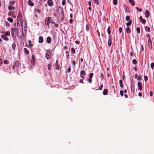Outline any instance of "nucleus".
<instances>
[{
    "mask_svg": "<svg viewBox=\"0 0 154 154\" xmlns=\"http://www.w3.org/2000/svg\"><path fill=\"white\" fill-rule=\"evenodd\" d=\"M103 87V85L101 84L100 86L99 87V89L100 90H102Z\"/></svg>",
    "mask_w": 154,
    "mask_h": 154,
    "instance_id": "nucleus-53",
    "label": "nucleus"
},
{
    "mask_svg": "<svg viewBox=\"0 0 154 154\" xmlns=\"http://www.w3.org/2000/svg\"><path fill=\"white\" fill-rule=\"evenodd\" d=\"M108 90L107 89H105L103 91V94L104 95H106L108 94Z\"/></svg>",
    "mask_w": 154,
    "mask_h": 154,
    "instance_id": "nucleus-17",
    "label": "nucleus"
},
{
    "mask_svg": "<svg viewBox=\"0 0 154 154\" xmlns=\"http://www.w3.org/2000/svg\"><path fill=\"white\" fill-rule=\"evenodd\" d=\"M139 20L140 22L144 24L146 23V20L145 19H143L142 18V16H140L139 17Z\"/></svg>",
    "mask_w": 154,
    "mask_h": 154,
    "instance_id": "nucleus-7",
    "label": "nucleus"
},
{
    "mask_svg": "<svg viewBox=\"0 0 154 154\" xmlns=\"http://www.w3.org/2000/svg\"><path fill=\"white\" fill-rule=\"evenodd\" d=\"M132 63L134 64H136L137 63V61L136 59H134L132 60Z\"/></svg>",
    "mask_w": 154,
    "mask_h": 154,
    "instance_id": "nucleus-35",
    "label": "nucleus"
},
{
    "mask_svg": "<svg viewBox=\"0 0 154 154\" xmlns=\"http://www.w3.org/2000/svg\"><path fill=\"white\" fill-rule=\"evenodd\" d=\"M88 82L90 83H91V82H92V80L91 79V78H89L88 79Z\"/></svg>",
    "mask_w": 154,
    "mask_h": 154,
    "instance_id": "nucleus-56",
    "label": "nucleus"
},
{
    "mask_svg": "<svg viewBox=\"0 0 154 154\" xmlns=\"http://www.w3.org/2000/svg\"><path fill=\"white\" fill-rule=\"evenodd\" d=\"M51 38L50 36H48L47 37L46 39V42L48 44H50L51 43Z\"/></svg>",
    "mask_w": 154,
    "mask_h": 154,
    "instance_id": "nucleus-14",
    "label": "nucleus"
},
{
    "mask_svg": "<svg viewBox=\"0 0 154 154\" xmlns=\"http://www.w3.org/2000/svg\"><path fill=\"white\" fill-rule=\"evenodd\" d=\"M71 68L70 67H69L68 68V69L67 70V72L68 73H69L71 71Z\"/></svg>",
    "mask_w": 154,
    "mask_h": 154,
    "instance_id": "nucleus-60",
    "label": "nucleus"
},
{
    "mask_svg": "<svg viewBox=\"0 0 154 154\" xmlns=\"http://www.w3.org/2000/svg\"><path fill=\"white\" fill-rule=\"evenodd\" d=\"M120 94L122 97L123 96L124 91H123L121 90L120 91Z\"/></svg>",
    "mask_w": 154,
    "mask_h": 154,
    "instance_id": "nucleus-46",
    "label": "nucleus"
},
{
    "mask_svg": "<svg viewBox=\"0 0 154 154\" xmlns=\"http://www.w3.org/2000/svg\"><path fill=\"white\" fill-rule=\"evenodd\" d=\"M142 79V78L140 75H139L138 78L137 79V80L138 81Z\"/></svg>",
    "mask_w": 154,
    "mask_h": 154,
    "instance_id": "nucleus-52",
    "label": "nucleus"
},
{
    "mask_svg": "<svg viewBox=\"0 0 154 154\" xmlns=\"http://www.w3.org/2000/svg\"><path fill=\"white\" fill-rule=\"evenodd\" d=\"M100 74L101 75V80H103V78H104L103 75L102 73H100Z\"/></svg>",
    "mask_w": 154,
    "mask_h": 154,
    "instance_id": "nucleus-50",
    "label": "nucleus"
},
{
    "mask_svg": "<svg viewBox=\"0 0 154 154\" xmlns=\"http://www.w3.org/2000/svg\"><path fill=\"white\" fill-rule=\"evenodd\" d=\"M24 51L26 54H28L29 53V51L27 50L26 48H24L23 49Z\"/></svg>",
    "mask_w": 154,
    "mask_h": 154,
    "instance_id": "nucleus-21",
    "label": "nucleus"
},
{
    "mask_svg": "<svg viewBox=\"0 0 154 154\" xmlns=\"http://www.w3.org/2000/svg\"><path fill=\"white\" fill-rule=\"evenodd\" d=\"M5 25L6 26H9L10 25L9 23L7 21L5 22Z\"/></svg>",
    "mask_w": 154,
    "mask_h": 154,
    "instance_id": "nucleus-57",
    "label": "nucleus"
},
{
    "mask_svg": "<svg viewBox=\"0 0 154 154\" xmlns=\"http://www.w3.org/2000/svg\"><path fill=\"white\" fill-rule=\"evenodd\" d=\"M28 42H29V46H30V47H31L32 46V45L31 44V40H29V41Z\"/></svg>",
    "mask_w": 154,
    "mask_h": 154,
    "instance_id": "nucleus-51",
    "label": "nucleus"
},
{
    "mask_svg": "<svg viewBox=\"0 0 154 154\" xmlns=\"http://www.w3.org/2000/svg\"><path fill=\"white\" fill-rule=\"evenodd\" d=\"M146 36L147 37H148L149 38V39L150 38V35L149 34H148L146 35Z\"/></svg>",
    "mask_w": 154,
    "mask_h": 154,
    "instance_id": "nucleus-64",
    "label": "nucleus"
},
{
    "mask_svg": "<svg viewBox=\"0 0 154 154\" xmlns=\"http://www.w3.org/2000/svg\"><path fill=\"white\" fill-rule=\"evenodd\" d=\"M137 10H138L139 12H141L142 11V9L141 8H139L138 7H136L135 8Z\"/></svg>",
    "mask_w": 154,
    "mask_h": 154,
    "instance_id": "nucleus-48",
    "label": "nucleus"
},
{
    "mask_svg": "<svg viewBox=\"0 0 154 154\" xmlns=\"http://www.w3.org/2000/svg\"><path fill=\"white\" fill-rule=\"evenodd\" d=\"M11 35L12 37L14 38H15L16 37V35H15V33L11 32Z\"/></svg>",
    "mask_w": 154,
    "mask_h": 154,
    "instance_id": "nucleus-43",
    "label": "nucleus"
},
{
    "mask_svg": "<svg viewBox=\"0 0 154 154\" xmlns=\"http://www.w3.org/2000/svg\"><path fill=\"white\" fill-rule=\"evenodd\" d=\"M93 76V73H91L89 74V78H92Z\"/></svg>",
    "mask_w": 154,
    "mask_h": 154,
    "instance_id": "nucleus-38",
    "label": "nucleus"
},
{
    "mask_svg": "<svg viewBox=\"0 0 154 154\" xmlns=\"http://www.w3.org/2000/svg\"><path fill=\"white\" fill-rule=\"evenodd\" d=\"M130 19V17L128 16H127L125 17V20L126 21H129Z\"/></svg>",
    "mask_w": 154,
    "mask_h": 154,
    "instance_id": "nucleus-34",
    "label": "nucleus"
},
{
    "mask_svg": "<svg viewBox=\"0 0 154 154\" xmlns=\"http://www.w3.org/2000/svg\"><path fill=\"white\" fill-rule=\"evenodd\" d=\"M137 85L139 88V89L141 90L142 89V85L141 83L140 82H138Z\"/></svg>",
    "mask_w": 154,
    "mask_h": 154,
    "instance_id": "nucleus-10",
    "label": "nucleus"
},
{
    "mask_svg": "<svg viewBox=\"0 0 154 154\" xmlns=\"http://www.w3.org/2000/svg\"><path fill=\"white\" fill-rule=\"evenodd\" d=\"M150 95L151 96H152L153 95V93L152 91H151L149 93Z\"/></svg>",
    "mask_w": 154,
    "mask_h": 154,
    "instance_id": "nucleus-63",
    "label": "nucleus"
},
{
    "mask_svg": "<svg viewBox=\"0 0 154 154\" xmlns=\"http://www.w3.org/2000/svg\"><path fill=\"white\" fill-rule=\"evenodd\" d=\"M144 79L145 81V82H146L147 81L148 79L147 76H144Z\"/></svg>",
    "mask_w": 154,
    "mask_h": 154,
    "instance_id": "nucleus-49",
    "label": "nucleus"
},
{
    "mask_svg": "<svg viewBox=\"0 0 154 154\" xmlns=\"http://www.w3.org/2000/svg\"><path fill=\"white\" fill-rule=\"evenodd\" d=\"M7 20L9 21L11 23H12L13 22V19L11 18H8Z\"/></svg>",
    "mask_w": 154,
    "mask_h": 154,
    "instance_id": "nucleus-33",
    "label": "nucleus"
},
{
    "mask_svg": "<svg viewBox=\"0 0 154 154\" xmlns=\"http://www.w3.org/2000/svg\"><path fill=\"white\" fill-rule=\"evenodd\" d=\"M8 61L7 60H5L4 61V63L5 64H8Z\"/></svg>",
    "mask_w": 154,
    "mask_h": 154,
    "instance_id": "nucleus-45",
    "label": "nucleus"
},
{
    "mask_svg": "<svg viewBox=\"0 0 154 154\" xmlns=\"http://www.w3.org/2000/svg\"><path fill=\"white\" fill-rule=\"evenodd\" d=\"M119 83L121 87L123 88V86L122 84V81L121 80H119Z\"/></svg>",
    "mask_w": 154,
    "mask_h": 154,
    "instance_id": "nucleus-29",
    "label": "nucleus"
},
{
    "mask_svg": "<svg viewBox=\"0 0 154 154\" xmlns=\"http://www.w3.org/2000/svg\"><path fill=\"white\" fill-rule=\"evenodd\" d=\"M34 11L35 12L39 13L41 12V10L38 8H35L34 9Z\"/></svg>",
    "mask_w": 154,
    "mask_h": 154,
    "instance_id": "nucleus-26",
    "label": "nucleus"
},
{
    "mask_svg": "<svg viewBox=\"0 0 154 154\" xmlns=\"http://www.w3.org/2000/svg\"><path fill=\"white\" fill-rule=\"evenodd\" d=\"M89 27L88 26V24H87L86 26V29L88 31L89 30Z\"/></svg>",
    "mask_w": 154,
    "mask_h": 154,
    "instance_id": "nucleus-54",
    "label": "nucleus"
},
{
    "mask_svg": "<svg viewBox=\"0 0 154 154\" xmlns=\"http://www.w3.org/2000/svg\"><path fill=\"white\" fill-rule=\"evenodd\" d=\"M66 0H63L62 4L63 5H64L65 4Z\"/></svg>",
    "mask_w": 154,
    "mask_h": 154,
    "instance_id": "nucleus-47",
    "label": "nucleus"
},
{
    "mask_svg": "<svg viewBox=\"0 0 154 154\" xmlns=\"http://www.w3.org/2000/svg\"><path fill=\"white\" fill-rule=\"evenodd\" d=\"M148 46L151 49L152 48V41L150 38L149 39L148 41Z\"/></svg>",
    "mask_w": 154,
    "mask_h": 154,
    "instance_id": "nucleus-4",
    "label": "nucleus"
},
{
    "mask_svg": "<svg viewBox=\"0 0 154 154\" xmlns=\"http://www.w3.org/2000/svg\"><path fill=\"white\" fill-rule=\"evenodd\" d=\"M112 40L111 36H109L108 41V45L109 47H110L112 44Z\"/></svg>",
    "mask_w": 154,
    "mask_h": 154,
    "instance_id": "nucleus-5",
    "label": "nucleus"
},
{
    "mask_svg": "<svg viewBox=\"0 0 154 154\" xmlns=\"http://www.w3.org/2000/svg\"><path fill=\"white\" fill-rule=\"evenodd\" d=\"M55 66L56 67V69L57 70H58L60 67V65L58 64V61L57 60L56 61Z\"/></svg>",
    "mask_w": 154,
    "mask_h": 154,
    "instance_id": "nucleus-13",
    "label": "nucleus"
},
{
    "mask_svg": "<svg viewBox=\"0 0 154 154\" xmlns=\"http://www.w3.org/2000/svg\"><path fill=\"white\" fill-rule=\"evenodd\" d=\"M95 3H96L97 5H98L99 4L98 0H94Z\"/></svg>",
    "mask_w": 154,
    "mask_h": 154,
    "instance_id": "nucleus-41",
    "label": "nucleus"
},
{
    "mask_svg": "<svg viewBox=\"0 0 154 154\" xmlns=\"http://www.w3.org/2000/svg\"><path fill=\"white\" fill-rule=\"evenodd\" d=\"M132 23V20H129L128 22H127L126 23V25L127 26H130Z\"/></svg>",
    "mask_w": 154,
    "mask_h": 154,
    "instance_id": "nucleus-24",
    "label": "nucleus"
},
{
    "mask_svg": "<svg viewBox=\"0 0 154 154\" xmlns=\"http://www.w3.org/2000/svg\"><path fill=\"white\" fill-rule=\"evenodd\" d=\"M16 45L15 43H14L12 45V48L13 50H14L15 49Z\"/></svg>",
    "mask_w": 154,
    "mask_h": 154,
    "instance_id": "nucleus-36",
    "label": "nucleus"
},
{
    "mask_svg": "<svg viewBox=\"0 0 154 154\" xmlns=\"http://www.w3.org/2000/svg\"><path fill=\"white\" fill-rule=\"evenodd\" d=\"M126 32L129 34H130L131 32V29L129 27L127 28L126 29Z\"/></svg>",
    "mask_w": 154,
    "mask_h": 154,
    "instance_id": "nucleus-23",
    "label": "nucleus"
},
{
    "mask_svg": "<svg viewBox=\"0 0 154 154\" xmlns=\"http://www.w3.org/2000/svg\"><path fill=\"white\" fill-rule=\"evenodd\" d=\"M16 29L13 28L11 29V32L15 33L16 32Z\"/></svg>",
    "mask_w": 154,
    "mask_h": 154,
    "instance_id": "nucleus-31",
    "label": "nucleus"
},
{
    "mask_svg": "<svg viewBox=\"0 0 154 154\" xmlns=\"http://www.w3.org/2000/svg\"><path fill=\"white\" fill-rule=\"evenodd\" d=\"M69 22L70 23L72 24L73 22V20L72 19H71L69 20Z\"/></svg>",
    "mask_w": 154,
    "mask_h": 154,
    "instance_id": "nucleus-59",
    "label": "nucleus"
},
{
    "mask_svg": "<svg viewBox=\"0 0 154 154\" xmlns=\"http://www.w3.org/2000/svg\"><path fill=\"white\" fill-rule=\"evenodd\" d=\"M48 5L50 6H52L53 5V1L52 0H48L47 1Z\"/></svg>",
    "mask_w": 154,
    "mask_h": 154,
    "instance_id": "nucleus-9",
    "label": "nucleus"
},
{
    "mask_svg": "<svg viewBox=\"0 0 154 154\" xmlns=\"http://www.w3.org/2000/svg\"><path fill=\"white\" fill-rule=\"evenodd\" d=\"M53 24L54 25V27L55 28H58V25L57 23H53Z\"/></svg>",
    "mask_w": 154,
    "mask_h": 154,
    "instance_id": "nucleus-39",
    "label": "nucleus"
},
{
    "mask_svg": "<svg viewBox=\"0 0 154 154\" xmlns=\"http://www.w3.org/2000/svg\"><path fill=\"white\" fill-rule=\"evenodd\" d=\"M35 56L34 55H32V56L31 62L32 64L35 65Z\"/></svg>",
    "mask_w": 154,
    "mask_h": 154,
    "instance_id": "nucleus-6",
    "label": "nucleus"
},
{
    "mask_svg": "<svg viewBox=\"0 0 154 154\" xmlns=\"http://www.w3.org/2000/svg\"><path fill=\"white\" fill-rule=\"evenodd\" d=\"M43 41V37L42 36H40L39 37L38 42L40 43H42Z\"/></svg>",
    "mask_w": 154,
    "mask_h": 154,
    "instance_id": "nucleus-16",
    "label": "nucleus"
},
{
    "mask_svg": "<svg viewBox=\"0 0 154 154\" xmlns=\"http://www.w3.org/2000/svg\"><path fill=\"white\" fill-rule=\"evenodd\" d=\"M1 37L2 38L4 39L6 41H8L9 40L8 38L6 37V36L5 35H2L1 36Z\"/></svg>",
    "mask_w": 154,
    "mask_h": 154,
    "instance_id": "nucleus-11",
    "label": "nucleus"
},
{
    "mask_svg": "<svg viewBox=\"0 0 154 154\" xmlns=\"http://www.w3.org/2000/svg\"><path fill=\"white\" fill-rule=\"evenodd\" d=\"M113 4L115 5H116L117 4V0H113Z\"/></svg>",
    "mask_w": 154,
    "mask_h": 154,
    "instance_id": "nucleus-40",
    "label": "nucleus"
},
{
    "mask_svg": "<svg viewBox=\"0 0 154 154\" xmlns=\"http://www.w3.org/2000/svg\"><path fill=\"white\" fill-rule=\"evenodd\" d=\"M149 12L148 10H146L145 12V14L146 17L148 18L149 16Z\"/></svg>",
    "mask_w": 154,
    "mask_h": 154,
    "instance_id": "nucleus-12",
    "label": "nucleus"
},
{
    "mask_svg": "<svg viewBox=\"0 0 154 154\" xmlns=\"http://www.w3.org/2000/svg\"><path fill=\"white\" fill-rule=\"evenodd\" d=\"M51 52L50 51V50H48L46 51V54H45V57L47 59L49 60L51 58Z\"/></svg>",
    "mask_w": 154,
    "mask_h": 154,
    "instance_id": "nucleus-2",
    "label": "nucleus"
},
{
    "mask_svg": "<svg viewBox=\"0 0 154 154\" xmlns=\"http://www.w3.org/2000/svg\"><path fill=\"white\" fill-rule=\"evenodd\" d=\"M119 33H121L122 31V29L121 27H119Z\"/></svg>",
    "mask_w": 154,
    "mask_h": 154,
    "instance_id": "nucleus-58",
    "label": "nucleus"
},
{
    "mask_svg": "<svg viewBox=\"0 0 154 154\" xmlns=\"http://www.w3.org/2000/svg\"><path fill=\"white\" fill-rule=\"evenodd\" d=\"M154 67V63H152L150 64V67L153 69Z\"/></svg>",
    "mask_w": 154,
    "mask_h": 154,
    "instance_id": "nucleus-37",
    "label": "nucleus"
},
{
    "mask_svg": "<svg viewBox=\"0 0 154 154\" xmlns=\"http://www.w3.org/2000/svg\"><path fill=\"white\" fill-rule=\"evenodd\" d=\"M86 75L85 71L84 70H81L80 72V75Z\"/></svg>",
    "mask_w": 154,
    "mask_h": 154,
    "instance_id": "nucleus-22",
    "label": "nucleus"
},
{
    "mask_svg": "<svg viewBox=\"0 0 154 154\" xmlns=\"http://www.w3.org/2000/svg\"><path fill=\"white\" fill-rule=\"evenodd\" d=\"M71 50L72 51L73 54H75V49L74 48H72Z\"/></svg>",
    "mask_w": 154,
    "mask_h": 154,
    "instance_id": "nucleus-42",
    "label": "nucleus"
},
{
    "mask_svg": "<svg viewBox=\"0 0 154 154\" xmlns=\"http://www.w3.org/2000/svg\"><path fill=\"white\" fill-rule=\"evenodd\" d=\"M75 43L77 44H79L80 43V42L79 41H76Z\"/></svg>",
    "mask_w": 154,
    "mask_h": 154,
    "instance_id": "nucleus-62",
    "label": "nucleus"
},
{
    "mask_svg": "<svg viewBox=\"0 0 154 154\" xmlns=\"http://www.w3.org/2000/svg\"><path fill=\"white\" fill-rule=\"evenodd\" d=\"M60 15L61 16H62L61 19H63L64 18V11L63 9H61V10L60 11Z\"/></svg>",
    "mask_w": 154,
    "mask_h": 154,
    "instance_id": "nucleus-15",
    "label": "nucleus"
},
{
    "mask_svg": "<svg viewBox=\"0 0 154 154\" xmlns=\"http://www.w3.org/2000/svg\"><path fill=\"white\" fill-rule=\"evenodd\" d=\"M13 65L15 66V67L17 68L20 67V63L18 61H16L13 63Z\"/></svg>",
    "mask_w": 154,
    "mask_h": 154,
    "instance_id": "nucleus-3",
    "label": "nucleus"
},
{
    "mask_svg": "<svg viewBox=\"0 0 154 154\" xmlns=\"http://www.w3.org/2000/svg\"><path fill=\"white\" fill-rule=\"evenodd\" d=\"M69 52L68 51H66V53L67 54L66 55V58H68V57H69Z\"/></svg>",
    "mask_w": 154,
    "mask_h": 154,
    "instance_id": "nucleus-55",
    "label": "nucleus"
},
{
    "mask_svg": "<svg viewBox=\"0 0 154 154\" xmlns=\"http://www.w3.org/2000/svg\"><path fill=\"white\" fill-rule=\"evenodd\" d=\"M129 2L132 6H134V5L135 2L134 0H129Z\"/></svg>",
    "mask_w": 154,
    "mask_h": 154,
    "instance_id": "nucleus-20",
    "label": "nucleus"
},
{
    "mask_svg": "<svg viewBox=\"0 0 154 154\" xmlns=\"http://www.w3.org/2000/svg\"><path fill=\"white\" fill-rule=\"evenodd\" d=\"M8 9L10 11H11L15 9V7L12 6L11 5H10L8 7Z\"/></svg>",
    "mask_w": 154,
    "mask_h": 154,
    "instance_id": "nucleus-25",
    "label": "nucleus"
},
{
    "mask_svg": "<svg viewBox=\"0 0 154 154\" xmlns=\"http://www.w3.org/2000/svg\"><path fill=\"white\" fill-rule=\"evenodd\" d=\"M111 32L110 27L109 26L107 29V32L109 34V36H111Z\"/></svg>",
    "mask_w": 154,
    "mask_h": 154,
    "instance_id": "nucleus-19",
    "label": "nucleus"
},
{
    "mask_svg": "<svg viewBox=\"0 0 154 154\" xmlns=\"http://www.w3.org/2000/svg\"><path fill=\"white\" fill-rule=\"evenodd\" d=\"M136 30L138 33H140V29L139 27H137V28Z\"/></svg>",
    "mask_w": 154,
    "mask_h": 154,
    "instance_id": "nucleus-44",
    "label": "nucleus"
},
{
    "mask_svg": "<svg viewBox=\"0 0 154 154\" xmlns=\"http://www.w3.org/2000/svg\"><path fill=\"white\" fill-rule=\"evenodd\" d=\"M51 63H49L48 65V68L49 70H50L51 67Z\"/></svg>",
    "mask_w": 154,
    "mask_h": 154,
    "instance_id": "nucleus-32",
    "label": "nucleus"
},
{
    "mask_svg": "<svg viewBox=\"0 0 154 154\" xmlns=\"http://www.w3.org/2000/svg\"><path fill=\"white\" fill-rule=\"evenodd\" d=\"M5 35L6 36H9L10 35V32L9 31H7L5 33Z\"/></svg>",
    "mask_w": 154,
    "mask_h": 154,
    "instance_id": "nucleus-30",
    "label": "nucleus"
},
{
    "mask_svg": "<svg viewBox=\"0 0 154 154\" xmlns=\"http://www.w3.org/2000/svg\"><path fill=\"white\" fill-rule=\"evenodd\" d=\"M22 16L21 14L20 13H19L18 14V16L17 17V26H18V18H19V20L20 21V19L22 18Z\"/></svg>",
    "mask_w": 154,
    "mask_h": 154,
    "instance_id": "nucleus-8",
    "label": "nucleus"
},
{
    "mask_svg": "<svg viewBox=\"0 0 154 154\" xmlns=\"http://www.w3.org/2000/svg\"><path fill=\"white\" fill-rule=\"evenodd\" d=\"M145 29L146 31L149 32H150V29L149 27L146 26L145 27Z\"/></svg>",
    "mask_w": 154,
    "mask_h": 154,
    "instance_id": "nucleus-27",
    "label": "nucleus"
},
{
    "mask_svg": "<svg viewBox=\"0 0 154 154\" xmlns=\"http://www.w3.org/2000/svg\"><path fill=\"white\" fill-rule=\"evenodd\" d=\"M72 63L73 65L74 66L75 65V64H76V62L75 61H72Z\"/></svg>",
    "mask_w": 154,
    "mask_h": 154,
    "instance_id": "nucleus-61",
    "label": "nucleus"
},
{
    "mask_svg": "<svg viewBox=\"0 0 154 154\" xmlns=\"http://www.w3.org/2000/svg\"><path fill=\"white\" fill-rule=\"evenodd\" d=\"M15 2H16L15 1H12L10 2L9 3L11 5L13 6L15 3Z\"/></svg>",
    "mask_w": 154,
    "mask_h": 154,
    "instance_id": "nucleus-28",
    "label": "nucleus"
},
{
    "mask_svg": "<svg viewBox=\"0 0 154 154\" xmlns=\"http://www.w3.org/2000/svg\"><path fill=\"white\" fill-rule=\"evenodd\" d=\"M28 4L31 6H33L34 4V3L32 2L31 0H29L28 2Z\"/></svg>",
    "mask_w": 154,
    "mask_h": 154,
    "instance_id": "nucleus-18",
    "label": "nucleus"
},
{
    "mask_svg": "<svg viewBox=\"0 0 154 154\" xmlns=\"http://www.w3.org/2000/svg\"><path fill=\"white\" fill-rule=\"evenodd\" d=\"M51 17H46L45 19V23L46 25L48 26L49 25L50 22H51Z\"/></svg>",
    "mask_w": 154,
    "mask_h": 154,
    "instance_id": "nucleus-1",
    "label": "nucleus"
}]
</instances>
